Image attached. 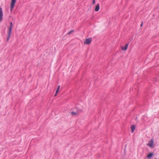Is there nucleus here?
<instances>
[{
	"mask_svg": "<svg viewBox=\"0 0 159 159\" xmlns=\"http://www.w3.org/2000/svg\"><path fill=\"white\" fill-rule=\"evenodd\" d=\"M92 39L91 38H89L86 39L84 42V44H89L92 41Z\"/></svg>",
	"mask_w": 159,
	"mask_h": 159,
	"instance_id": "obj_2",
	"label": "nucleus"
},
{
	"mask_svg": "<svg viewBox=\"0 0 159 159\" xmlns=\"http://www.w3.org/2000/svg\"><path fill=\"white\" fill-rule=\"evenodd\" d=\"M13 24L12 22H10V26L8 28V32H11L12 27Z\"/></svg>",
	"mask_w": 159,
	"mask_h": 159,
	"instance_id": "obj_8",
	"label": "nucleus"
},
{
	"mask_svg": "<svg viewBox=\"0 0 159 159\" xmlns=\"http://www.w3.org/2000/svg\"><path fill=\"white\" fill-rule=\"evenodd\" d=\"M11 32H8V36L6 40V41L8 42L10 39V37L11 35Z\"/></svg>",
	"mask_w": 159,
	"mask_h": 159,
	"instance_id": "obj_9",
	"label": "nucleus"
},
{
	"mask_svg": "<svg viewBox=\"0 0 159 159\" xmlns=\"http://www.w3.org/2000/svg\"><path fill=\"white\" fill-rule=\"evenodd\" d=\"M143 22H142V23H141V24L140 25V26L142 27L143 26Z\"/></svg>",
	"mask_w": 159,
	"mask_h": 159,
	"instance_id": "obj_16",
	"label": "nucleus"
},
{
	"mask_svg": "<svg viewBox=\"0 0 159 159\" xmlns=\"http://www.w3.org/2000/svg\"><path fill=\"white\" fill-rule=\"evenodd\" d=\"M129 45V43H126L125 46H122L121 47V49L123 50L126 51L127 50V48L128 47V46Z\"/></svg>",
	"mask_w": 159,
	"mask_h": 159,
	"instance_id": "obj_4",
	"label": "nucleus"
},
{
	"mask_svg": "<svg viewBox=\"0 0 159 159\" xmlns=\"http://www.w3.org/2000/svg\"><path fill=\"white\" fill-rule=\"evenodd\" d=\"M130 128L132 133H133L135 129V125H132L131 126Z\"/></svg>",
	"mask_w": 159,
	"mask_h": 159,
	"instance_id": "obj_7",
	"label": "nucleus"
},
{
	"mask_svg": "<svg viewBox=\"0 0 159 159\" xmlns=\"http://www.w3.org/2000/svg\"><path fill=\"white\" fill-rule=\"evenodd\" d=\"M16 0H11V4L10 10L11 11H12L13 10L14 7L15 6V3L16 2Z\"/></svg>",
	"mask_w": 159,
	"mask_h": 159,
	"instance_id": "obj_1",
	"label": "nucleus"
},
{
	"mask_svg": "<svg viewBox=\"0 0 159 159\" xmlns=\"http://www.w3.org/2000/svg\"><path fill=\"white\" fill-rule=\"evenodd\" d=\"M74 30H70V31H69L67 34L70 35L71 34V33L72 32H73Z\"/></svg>",
	"mask_w": 159,
	"mask_h": 159,
	"instance_id": "obj_12",
	"label": "nucleus"
},
{
	"mask_svg": "<svg viewBox=\"0 0 159 159\" xmlns=\"http://www.w3.org/2000/svg\"><path fill=\"white\" fill-rule=\"evenodd\" d=\"M153 81L155 82H157L158 81V79L156 78H153Z\"/></svg>",
	"mask_w": 159,
	"mask_h": 159,
	"instance_id": "obj_13",
	"label": "nucleus"
},
{
	"mask_svg": "<svg viewBox=\"0 0 159 159\" xmlns=\"http://www.w3.org/2000/svg\"><path fill=\"white\" fill-rule=\"evenodd\" d=\"M153 139H152L149 141L148 144V145L150 146L151 148H152L153 144Z\"/></svg>",
	"mask_w": 159,
	"mask_h": 159,
	"instance_id": "obj_5",
	"label": "nucleus"
},
{
	"mask_svg": "<svg viewBox=\"0 0 159 159\" xmlns=\"http://www.w3.org/2000/svg\"><path fill=\"white\" fill-rule=\"evenodd\" d=\"M3 13L2 8L0 7V22H1L3 19Z\"/></svg>",
	"mask_w": 159,
	"mask_h": 159,
	"instance_id": "obj_3",
	"label": "nucleus"
},
{
	"mask_svg": "<svg viewBox=\"0 0 159 159\" xmlns=\"http://www.w3.org/2000/svg\"><path fill=\"white\" fill-rule=\"evenodd\" d=\"M154 155V154L152 152H151L149 153L148 154V155L147 157L148 158H150L151 157H152Z\"/></svg>",
	"mask_w": 159,
	"mask_h": 159,
	"instance_id": "obj_10",
	"label": "nucleus"
},
{
	"mask_svg": "<svg viewBox=\"0 0 159 159\" xmlns=\"http://www.w3.org/2000/svg\"><path fill=\"white\" fill-rule=\"evenodd\" d=\"M71 114L73 115H75L76 114V113L74 111H72L71 112Z\"/></svg>",
	"mask_w": 159,
	"mask_h": 159,
	"instance_id": "obj_14",
	"label": "nucleus"
},
{
	"mask_svg": "<svg viewBox=\"0 0 159 159\" xmlns=\"http://www.w3.org/2000/svg\"><path fill=\"white\" fill-rule=\"evenodd\" d=\"M60 88V86L59 85L58 86L56 90V93H57L59 91Z\"/></svg>",
	"mask_w": 159,
	"mask_h": 159,
	"instance_id": "obj_11",
	"label": "nucleus"
},
{
	"mask_svg": "<svg viewBox=\"0 0 159 159\" xmlns=\"http://www.w3.org/2000/svg\"><path fill=\"white\" fill-rule=\"evenodd\" d=\"M100 9V5L99 3H97L96 6L95 7V11H99Z\"/></svg>",
	"mask_w": 159,
	"mask_h": 159,
	"instance_id": "obj_6",
	"label": "nucleus"
},
{
	"mask_svg": "<svg viewBox=\"0 0 159 159\" xmlns=\"http://www.w3.org/2000/svg\"><path fill=\"white\" fill-rule=\"evenodd\" d=\"M95 3V0H93V4H94Z\"/></svg>",
	"mask_w": 159,
	"mask_h": 159,
	"instance_id": "obj_15",
	"label": "nucleus"
},
{
	"mask_svg": "<svg viewBox=\"0 0 159 159\" xmlns=\"http://www.w3.org/2000/svg\"><path fill=\"white\" fill-rule=\"evenodd\" d=\"M57 93H56H56H55V96H56V95H57Z\"/></svg>",
	"mask_w": 159,
	"mask_h": 159,
	"instance_id": "obj_17",
	"label": "nucleus"
}]
</instances>
